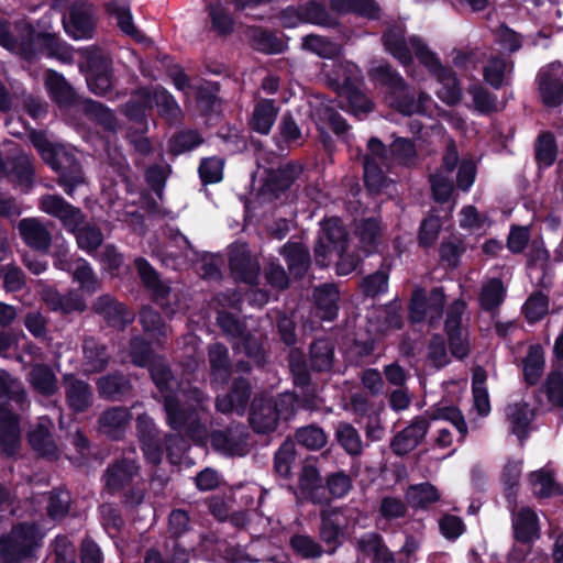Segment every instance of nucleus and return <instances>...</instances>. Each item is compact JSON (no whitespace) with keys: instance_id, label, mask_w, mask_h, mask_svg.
Here are the masks:
<instances>
[{"instance_id":"1","label":"nucleus","mask_w":563,"mask_h":563,"mask_svg":"<svg viewBox=\"0 0 563 563\" xmlns=\"http://www.w3.org/2000/svg\"><path fill=\"white\" fill-rule=\"evenodd\" d=\"M150 372L155 385L165 394L164 405L168 424L174 430L185 429L192 439L202 441L207 435V429L199 422L197 410L203 409L206 395L198 388L179 389L175 395L168 394L173 379L169 369L162 362L152 363Z\"/></svg>"},{"instance_id":"2","label":"nucleus","mask_w":563,"mask_h":563,"mask_svg":"<svg viewBox=\"0 0 563 563\" xmlns=\"http://www.w3.org/2000/svg\"><path fill=\"white\" fill-rule=\"evenodd\" d=\"M31 141L45 163L59 174L58 183L64 187L65 192L73 196L75 188L84 183L76 151L62 144H52L38 133H33Z\"/></svg>"},{"instance_id":"3","label":"nucleus","mask_w":563,"mask_h":563,"mask_svg":"<svg viewBox=\"0 0 563 563\" xmlns=\"http://www.w3.org/2000/svg\"><path fill=\"white\" fill-rule=\"evenodd\" d=\"M372 75L383 85L391 89L389 103L393 108L402 114L411 115L415 113H424L431 103V98L424 92H420L415 100L408 93V87L402 77L396 73L389 65H379L372 69Z\"/></svg>"},{"instance_id":"4","label":"nucleus","mask_w":563,"mask_h":563,"mask_svg":"<svg viewBox=\"0 0 563 563\" xmlns=\"http://www.w3.org/2000/svg\"><path fill=\"white\" fill-rule=\"evenodd\" d=\"M408 43L413 49L417 58L423 64L438 80L440 88L438 97L448 104H455L461 100V88L454 73L442 66L433 52L418 36H410Z\"/></svg>"},{"instance_id":"5","label":"nucleus","mask_w":563,"mask_h":563,"mask_svg":"<svg viewBox=\"0 0 563 563\" xmlns=\"http://www.w3.org/2000/svg\"><path fill=\"white\" fill-rule=\"evenodd\" d=\"M153 107H156L159 114L168 122H175L181 113L174 97L159 86L140 89L134 99L126 104L125 111L131 118L139 119Z\"/></svg>"},{"instance_id":"6","label":"nucleus","mask_w":563,"mask_h":563,"mask_svg":"<svg viewBox=\"0 0 563 563\" xmlns=\"http://www.w3.org/2000/svg\"><path fill=\"white\" fill-rule=\"evenodd\" d=\"M44 534L34 525H18L10 534L0 540V560L2 563H14L27 558L40 547Z\"/></svg>"},{"instance_id":"7","label":"nucleus","mask_w":563,"mask_h":563,"mask_svg":"<svg viewBox=\"0 0 563 563\" xmlns=\"http://www.w3.org/2000/svg\"><path fill=\"white\" fill-rule=\"evenodd\" d=\"M445 294L435 287L428 295L422 288L413 291L410 302V319L412 322H428L431 327L440 323L443 314Z\"/></svg>"},{"instance_id":"8","label":"nucleus","mask_w":563,"mask_h":563,"mask_svg":"<svg viewBox=\"0 0 563 563\" xmlns=\"http://www.w3.org/2000/svg\"><path fill=\"white\" fill-rule=\"evenodd\" d=\"M86 53V63L80 65V70L86 74L87 85L93 93L106 96L113 88L110 59L100 49Z\"/></svg>"},{"instance_id":"9","label":"nucleus","mask_w":563,"mask_h":563,"mask_svg":"<svg viewBox=\"0 0 563 563\" xmlns=\"http://www.w3.org/2000/svg\"><path fill=\"white\" fill-rule=\"evenodd\" d=\"M346 232L338 218H330L321 223V230L314 247L316 261L325 266L332 254L345 250Z\"/></svg>"},{"instance_id":"10","label":"nucleus","mask_w":563,"mask_h":563,"mask_svg":"<svg viewBox=\"0 0 563 563\" xmlns=\"http://www.w3.org/2000/svg\"><path fill=\"white\" fill-rule=\"evenodd\" d=\"M96 21L93 8L85 1H79L70 7L68 16L63 19V25L65 32L73 38L87 40L93 36Z\"/></svg>"},{"instance_id":"11","label":"nucleus","mask_w":563,"mask_h":563,"mask_svg":"<svg viewBox=\"0 0 563 563\" xmlns=\"http://www.w3.org/2000/svg\"><path fill=\"white\" fill-rule=\"evenodd\" d=\"M537 80L540 97L547 107L563 103V65L560 62L542 67Z\"/></svg>"},{"instance_id":"12","label":"nucleus","mask_w":563,"mask_h":563,"mask_svg":"<svg viewBox=\"0 0 563 563\" xmlns=\"http://www.w3.org/2000/svg\"><path fill=\"white\" fill-rule=\"evenodd\" d=\"M368 154L364 158V178L371 190H380L386 183L383 167H388L387 151L378 139H371Z\"/></svg>"},{"instance_id":"13","label":"nucleus","mask_w":563,"mask_h":563,"mask_svg":"<svg viewBox=\"0 0 563 563\" xmlns=\"http://www.w3.org/2000/svg\"><path fill=\"white\" fill-rule=\"evenodd\" d=\"M38 209L56 219L68 231H75L77 227L84 223V214L80 209L67 202L58 195H44L38 200Z\"/></svg>"},{"instance_id":"14","label":"nucleus","mask_w":563,"mask_h":563,"mask_svg":"<svg viewBox=\"0 0 563 563\" xmlns=\"http://www.w3.org/2000/svg\"><path fill=\"white\" fill-rule=\"evenodd\" d=\"M229 266L236 280L252 285L258 278L260 264L243 243H235L229 247Z\"/></svg>"},{"instance_id":"15","label":"nucleus","mask_w":563,"mask_h":563,"mask_svg":"<svg viewBox=\"0 0 563 563\" xmlns=\"http://www.w3.org/2000/svg\"><path fill=\"white\" fill-rule=\"evenodd\" d=\"M218 323L228 335L239 339V342L235 343L236 349H244L250 358L256 363L261 362L262 347L257 336L245 333L240 322L229 313L220 312Z\"/></svg>"},{"instance_id":"16","label":"nucleus","mask_w":563,"mask_h":563,"mask_svg":"<svg viewBox=\"0 0 563 563\" xmlns=\"http://www.w3.org/2000/svg\"><path fill=\"white\" fill-rule=\"evenodd\" d=\"M280 410L271 398H256L252 405L250 423L256 433H269L276 430Z\"/></svg>"},{"instance_id":"17","label":"nucleus","mask_w":563,"mask_h":563,"mask_svg":"<svg viewBox=\"0 0 563 563\" xmlns=\"http://www.w3.org/2000/svg\"><path fill=\"white\" fill-rule=\"evenodd\" d=\"M212 446L227 455L242 456L247 451V433L243 426L236 424L225 431H216L211 435Z\"/></svg>"},{"instance_id":"18","label":"nucleus","mask_w":563,"mask_h":563,"mask_svg":"<svg viewBox=\"0 0 563 563\" xmlns=\"http://www.w3.org/2000/svg\"><path fill=\"white\" fill-rule=\"evenodd\" d=\"M429 429V420L426 417H417L404 430L397 433L391 443V450L397 455H405L412 451L426 437Z\"/></svg>"},{"instance_id":"19","label":"nucleus","mask_w":563,"mask_h":563,"mask_svg":"<svg viewBox=\"0 0 563 563\" xmlns=\"http://www.w3.org/2000/svg\"><path fill=\"white\" fill-rule=\"evenodd\" d=\"M52 428L53 421L49 418L40 417L35 427L27 434L31 446L47 459H56L59 455V449L51 434Z\"/></svg>"},{"instance_id":"20","label":"nucleus","mask_w":563,"mask_h":563,"mask_svg":"<svg viewBox=\"0 0 563 563\" xmlns=\"http://www.w3.org/2000/svg\"><path fill=\"white\" fill-rule=\"evenodd\" d=\"M11 402L14 408L24 411L29 408L26 390L22 383L12 377L8 372L0 369V408H9Z\"/></svg>"},{"instance_id":"21","label":"nucleus","mask_w":563,"mask_h":563,"mask_svg":"<svg viewBox=\"0 0 563 563\" xmlns=\"http://www.w3.org/2000/svg\"><path fill=\"white\" fill-rule=\"evenodd\" d=\"M18 229L27 246L41 252L48 250L52 235L42 220L38 218L22 219L19 222Z\"/></svg>"},{"instance_id":"22","label":"nucleus","mask_w":563,"mask_h":563,"mask_svg":"<svg viewBox=\"0 0 563 563\" xmlns=\"http://www.w3.org/2000/svg\"><path fill=\"white\" fill-rule=\"evenodd\" d=\"M512 529L515 539L522 543H530L540 537V526L537 512L529 507H521L512 514Z\"/></svg>"},{"instance_id":"23","label":"nucleus","mask_w":563,"mask_h":563,"mask_svg":"<svg viewBox=\"0 0 563 563\" xmlns=\"http://www.w3.org/2000/svg\"><path fill=\"white\" fill-rule=\"evenodd\" d=\"M250 385L243 379H235L230 393L218 396L216 407L222 413L235 412L243 415L250 398Z\"/></svg>"},{"instance_id":"24","label":"nucleus","mask_w":563,"mask_h":563,"mask_svg":"<svg viewBox=\"0 0 563 563\" xmlns=\"http://www.w3.org/2000/svg\"><path fill=\"white\" fill-rule=\"evenodd\" d=\"M65 395L67 405L75 412L86 411L93 401L89 384L71 375L65 377Z\"/></svg>"},{"instance_id":"25","label":"nucleus","mask_w":563,"mask_h":563,"mask_svg":"<svg viewBox=\"0 0 563 563\" xmlns=\"http://www.w3.org/2000/svg\"><path fill=\"white\" fill-rule=\"evenodd\" d=\"M0 445L7 455H13L20 445L19 419L12 408H0Z\"/></svg>"},{"instance_id":"26","label":"nucleus","mask_w":563,"mask_h":563,"mask_svg":"<svg viewBox=\"0 0 563 563\" xmlns=\"http://www.w3.org/2000/svg\"><path fill=\"white\" fill-rule=\"evenodd\" d=\"M21 43L10 34L5 22L0 20V45L9 51L20 53L24 58H32L34 55L33 42L34 30L29 23H21Z\"/></svg>"},{"instance_id":"27","label":"nucleus","mask_w":563,"mask_h":563,"mask_svg":"<svg viewBox=\"0 0 563 563\" xmlns=\"http://www.w3.org/2000/svg\"><path fill=\"white\" fill-rule=\"evenodd\" d=\"M168 234L172 240L161 253L162 261L167 266L178 268L186 263L192 250L188 240L179 232L169 229Z\"/></svg>"},{"instance_id":"28","label":"nucleus","mask_w":563,"mask_h":563,"mask_svg":"<svg viewBox=\"0 0 563 563\" xmlns=\"http://www.w3.org/2000/svg\"><path fill=\"white\" fill-rule=\"evenodd\" d=\"M299 488L302 495L313 504L328 501L319 471L313 465H305L299 475Z\"/></svg>"},{"instance_id":"29","label":"nucleus","mask_w":563,"mask_h":563,"mask_svg":"<svg viewBox=\"0 0 563 563\" xmlns=\"http://www.w3.org/2000/svg\"><path fill=\"white\" fill-rule=\"evenodd\" d=\"M131 413L126 408L112 407L106 410L99 418L101 432L110 438H120L129 426Z\"/></svg>"},{"instance_id":"30","label":"nucleus","mask_w":563,"mask_h":563,"mask_svg":"<svg viewBox=\"0 0 563 563\" xmlns=\"http://www.w3.org/2000/svg\"><path fill=\"white\" fill-rule=\"evenodd\" d=\"M135 267L146 288L152 291L155 301L165 307V299L170 288L159 279L155 269L144 258H136Z\"/></svg>"},{"instance_id":"31","label":"nucleus","mask_w":563,"mask_h":563,"mask_svg":"<svg viewBox=\"0 0 563 563\" xmlns=\"http://www.w3.org/2000/svg\"><path fill=\"white\" fill-rule=\"evenodd\" d=\"M93 308L112 325H124L133 320V314L126 310L125 306L109 295L99 297Z\"/></svg>"},{"instance_id":"32","label":"nucleus","mask_w":563,"mask_h":563,"mask_svg":"<svg viewBox=\"0 0 563 563\" xmlns=\"http://www.w3.org/2000/svg\"><path fill=\"white\" fill-rule=\"evenodd\" d=\"M545 354L541 344H530L522 360L523 378L529 385H537L544 372Z\"/></svg>"},{"instance_id":"33","label":"nucleus","mask_w":563,"mask_h":563,"mask_svg":"<svg viewBox=\"0 0 563 563\" xmlns=\"http://www.w3.org/2000/svg\"><path fill=\"white\" fill-rule=\"evenodd\" d=\"M284 26L294 27L300 22L314 24H328L323 9L316 2H310L301 11L295 8H287L280 15Z\"/></svg>"},{"instance_id":"34","label":"nucleus","mask_w":563,"mask_h":563,"mask_svg":"<svg viewBox=\"0 0 563 563\" xmlns=\"http://www.w3.org/2000/svg\"><path fill=\"white\" fill-rule=\"evenodd\" d=\"M506 415L512 433L522 442L529 431L533 412L526 402H515L507 407Z\"/></svg>"},{"instance_id":"35","label":"nucleus","mask_w":563,"mask_h":563,"mask_svg":"<svg viewBox=\"0 0 563 563\" xmlns=\"http://www.w3.org/2000/svg\"><path fill=\"white\" fill-rule=\"evenodd\" d=\"M277 113L278 108L275 106L273 100H260L254 107L250 121L252 130L261 134H268L274 125Z\"/></svg>"},{"instance_id":"36","label":"nucleus","mask_w":563,"mask_h":563,"mask_svg":"<svg viewBox=\"0 0 563 563\" xmlns=\"http://www.w3.org/2000/svg\"><path fill=\"white\" fill-rule=\"evenodd\" d=\"M139 467L134 461L124 457L108 468L106 484L110 490H118L126 486L137 475Z\"/></svg>"},{"instance_id":"37","label":"nucleus","mask_w":563,"mask_h":563,"mask_svg":"<svg viewBox=\"0 0 563 563\" xmlns=\"http://www.w3.org/2000/svg\"><path fill=\"white\" fill-rule=\"evenodd\" d=\"M318 313L323 320H332L338 313L339 290L332 284H324L314 289Z\"/></svg>"},{"instance_id":"38","label":"nucleus","mask_w":563,"mask_h":563,"mask_svg":"<svg viewBox=\"0 0 563 563\" xmlns=\"http://www.w3.org/2000/svg\"><path fill=\"white\" fill-rule=\"evenodd\" d=\"M209 362L212 383L225 384L231 373L227 347L220 343L212 344L209 347Z\"/></svg>"},{"instance_id":"39","label":"nucleus","mask_w":563,"mask_h":563,"mask_svg":"<svg viewBox=\"0 0 563 563\" xmlns=\"http://www.w3.org/2000/svg\"><path fill=\"white\" fill-rule=\"evenodd\" d=\"M384 45L386 49L399 60L404 66H409L412 62L408 43L404 36V30L400 26L390 27L384 34Z\"/></svg>"},{"instance_id":"40","label":"nucleus","mask_w":563,"mask_h":563,"mask_svg":"<svg viewBox=\"0 0 563 563\" xmlns=\"http://www.w3.org/2000/svg\"><path fill=\"white\" fill-rule=\"evenodd\" d=\"M84 366L87 373H97L104 369L109 362L106 346L93 338L86 339L82 345Z\"/></svg>"},{"instance_id":"41","label":"nucleus","mask_w":563,"mask_h":563,"mask_svg":"<svg viewBox=\"0 0 563 563\" xmlns=\"http://www.w3.org/2000/svg\"><path fill=\"white\" fill-rule=\"evenodd\" d=\"M533 494L540 498L553 497L561 494V487L549 470H539L529 475Z\"/></svg>"},{"instance_id":"42","label":"nucleus","mask_w":563,"mask_h":563,"mask_svg":"<svg viewBox=\"0 0 563 563\" xmlns=\"http://www.w3.org/2000/svg\"><path fill=\"white\" fill-rule=\"evenodd\" d=\"M505 296L506 288L503 282L498 278H492L483 284L478 302L484 310L492 311L504 302Z\"/></svg>"},{"instance_id":"43","label":"nucleus","mask_w":563,"mask_h":563,"mask_svg":"<svg viewBox=\"0 0 563 563\" xmlns=\"http://www.w3.org/2000/svg\"><path fill=\"white\" fill-rule=\"evenodd\" d=\"M37 46H43L47 51L48 56L56 57L63 63L73 62L71 48L55 35L34 33L33 49L35 51Z\"/></svg>"},{"instance_id":"44","label":"nucleus","mask_w":563,"mask_h":563,"mask_svg":"<svg viewBox=\"0 0 563 563\" xmlns=\"http://www.w3.org/2000/svg\"><path fill=\"white\" fill-rule=\"evenodd\" d=\"M358 550L362 556H372L375 563H394L387 549L382 544L377 533H366L358 540Z\"/></svg>"},{"instance_id":"45","label":"nucleus","mask_w":563,"mask_h":563,"mask_svg":"<svg viewBox=\"0 0 563 563\" xmlns=\"http://www.w3.org/2000/svg\"><path fill=\"white\" fill-rule=\"evenodd\" d=\"M109 12L115 18L118 26L123 33L142 41L143 34L136 29L129 5L124 1H112L108 5Z\"/></svg>"},{"instance_id":"46","label":"nucleus","mask_w":563,"mask_h":563,"mask_svg":"<svg viewBox=\"0 0 563 563\" xmlns=\"http://www.w3.org/2000/svg\"><path fill=\"white\" fill-rule=\"evenodd\" d=\"M341 510L336 508H324L321 511L320 537L328 544H335L341 534L342 522Z\"/></svg>"},{"instance_id":"47","label":"nucleus","mask_w":563,"mask_h":563,"mask_svg":"<svg viewBox=\"0 0 563 563\" xmlns=\"http://www.w3.org/2000/svg\"><path fill=\"white\" fill-rule=\"evenodd\" d=\"M333 345L328 340H317L310 346V363L313 369L327 372L333 365Z\"/></svg>"},{"instance_id":"48","label":"nucleus","mask_w":563,"mask_h":563,"mask_svg":"<svg viewBox=\"0 0 563 563\" xmlns=\"http://www.w3.org/2000/svg\"><path fill=\"white\" fill-rule=\"evenodd\" d=\"M45 85L54 100L60 104H69L75 100L73 88L66 82L64 77L56 71L46 73Z\"/></svg>"},{"instance_id":"49","label":"nucleus","mask_w":563,"mask_h":563,"mask_svg":"<svg viewBox=\"0 0 563 563\" xmlns=\"http://www.w3.org/2000/svg\"><path fill=\"white\" fill-rule=\"evenodd\" d=\"M32 387L43 395H52L57 390L55 374L44 365H35L29 373Z\"/></svg>"},{"instance_id":"50","label":"nucleus","mask_w":563,"mask_h":563,"mask_svg":"<svg viewBox=\"0 0 563 563\" xmlns=\"http://www.w3.org/2000/svg\"><path fill=\"white\" fill-rule=\"evenodd\" d=\"M289 271L296 275H302L309 265L308 250L299 243H288L283 250Z\"/></svg>"},{"instance_id":"51","label":"nucleus","mask_w":563,"mask_h":563,"mask_svg":"<svg viewBox=\"0 0 563 563\" xmlns=\"http://www.w3.org/2000/svg\"><path fill=\"white\" fill-rule=\"evenodd\" d=\"M76 236L79 249L87 253L96 251L103 241V234L99 228L92 224H79L75 231H70Z\"/></svg>"},{"instance_id":"52","label":"nucleus","mask_w":563,"mask_h":563,"mask_svg":"<svg viewBox=\"0 0 563 563\" xmlns=\"http://www.w3.org/2000/svg\"><path fill=\"white\" fill-rule=\"evenodd\" d=\"M340 96L345 98L352 112L355 114L366 113L372 110V102L358 89L352 86L350 79L342 82Z\"/></svg>"},{"instance_id":"53","label":"nucleus","mask_w":563,"mask_h":563,"mask_svg":"<svg viewBox=\"0 0 563 563\" xmlns=\"http://www.w3.org/2000/svg\"><path fill=\"white\" fill-rule=\"evenodd\" d=\"M336 439L341 446L351 455H358L363 451V443L357 430L349 423H340L336 428Z\"/></svg>"},{"instance_id":"54","label":"nucleus","mask_w":563,"mask_h":563,"mask_svg":"<svg viewBox=\"0 0 563 563\" xmlns=\"http://www.w3.org/2000/svg\"><path fill=\"white\" fill-rule=\"evenodd\" d=\"M101 396L110 399H119L130 389V384L122 375H107L98 380Z\"/></svg>"},{"instance_id":"55","label":"nucleus","mask_w":563,"mask_h":563,"mask_svg":"<svg viewBox=\"0 0 563 563\" xmlns=\"http://www.w3.org/2000/svg\"><path fill=\"white\" fill-rule=\"evenodd\" d=\"M140 321L144 331L161 343V338H166L168 328L162 321L161 316L152 308H143L140 314Z\"/></svg>"},{"instance_id":"56","label":"nucleus","mask_w":563,"mask_h":563,"mask_svg":"<svg viewBox=\"0 0 563 563\" xmlns=\"http://www.w3.org/2000/svg\"><path fill=\"white\" fill-rule=\"evenodd\" d=\"M430 420H445L451 422L464 439L467 434V426L461 411L453 406H440L429 413Z\"/></svg>"},{"instance_id":"57","label":"nucleus","mask_w":563,"mask_h":563,"mask_svg":"<svg viewBox=\"0 0 563 563\" xmlns=\"http://www.w3.org/2000/svg\"><path fill=\"white\" fill-rule=\"evenodd\" d=\"M360 243L365 253H372L377 247L380 228L375 219L363 220L356 230Z\"/></svg>"},{"instance_id":"58","label":"nucleus","mask_w":563,"mask_h":563,"mask_svg":"<svg viewBox=\"0 0 563 563\" xmlns=\"http://www.w3.org/2000/svg\"><path fill=\"white\" fill-rule=\"evenodd\" d=\"M522 310L529 323L540 321L549 311L548 297L541 292L532 294L526 300Z\"/></svg>"},{"instance_id":"59","label":"nucleus","mask_w":563,"mask_h":563,"mask_svg":"<svg viewBox=\"0 0 563 563\" xmlns=\"http://www.w3.org/2000/svg\"><path fill=\"white\" fill-rule=\"evenodd\" d=\"M406 496L412 507H426L439 499L438 490L428 483L411 486Z\"/></svg>"},{"instance_id":"60","label":"nucleus","mask_w":563,"mask_h":563,"mask_svg":"<svg viewBox=\"0 0 563 563\" xmlns=\"http://www.w3.org/2000/svg\"><path fill=\"white\" fill-rule=\"evenodd\" d=\"M73 279L80 285L82 290L90 294L97 291L100 287V283L91 266L85 260L77 262V266L73 272Z\"/></svg>"},{"instance_id":"61","label":"nucleus","mask_w":563,"mask_h":563,"mask_svg":"<svg viewBox=\"0 0 563 563\" xmlns=\"http://www.w3.org/2000/svg\"><path fill=\"white\" fill-rule=\"evenodd\" d=\"M563 367L554 366L549 373L545 383V393L549 401L558 407H563Z\"/></svg>"},{"instance_id":"62","label":"nucleus","mask_w":563,"mask_h":563,"mask_svg":"<svg viewBox=\"0 0 563 563\" xmlns=\"http://www.w3.org/2000/svg\"><path fill=\"white\" fill-rule=\"evenodd\" d=\"M297 442L307 449L318 450L325 445L327 435L323 430L316 426H308L297 430Z\"/></svg>"},{"instance_id":"63","label":"nucleus","mask_w":563,"mask_h":563,"mask_svg":"<svg viewBox=\"0 0 563 563\" xmlns=\"http://www.w3.org/2000/svg\"><path fill=\"white\" fill-rule=\"evenodd\" d=\"M302 47L323 58H330L338 52L336 45L319 35H307L302 38Z\"/></svg>"},{"instance_id":"64","label":"nucleus","mask_w":563,"mask_h":563,"mask_svg":"<svg viewBox=\"0 0 563 563\" xmlns=\"http://www.w3.org/2000/svg\"><path fill=\"white\" fill-rule=\"evenodd\" d=\"M472 96L474 109L479 113H489L498 109L496 99L487 90L478 85H472L468 88Z\"/></svg>"}]
</instances>
